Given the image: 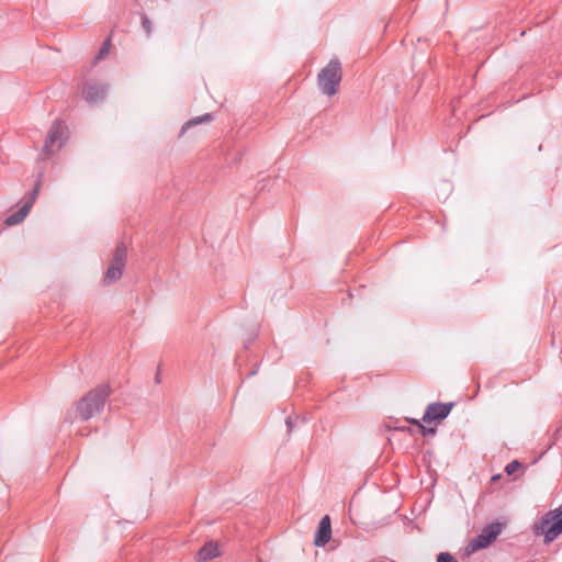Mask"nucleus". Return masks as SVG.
<instances>
[{"label":"nucleus","instance_id":"nucleus-1","mask_svg":"<svg viewBox=\"0 0 562 562\" xmlns=\"http://www.w3.org/2000/svg\"><path fill=\"white\" fill-rule=\"evenodd\" d=\"M110 393L111 389L106 384H102L90 390L76 403L75 411L79 419L83 422L89 420L97 414H100L104 408Z\"/></svg>","mask_w":562,"mask_h":562},{"label":"nucleus","instance_id":"nucleus-2","mask_svg":"<svg viewBox=\"0 0 562 562\" xmlns=\"http://www.w3.org/2000/svg\"><path fill=\"white\" fill-rule=\"evenodd\" d=\"M532 532L537 537L542 536L544 544L553 542L562 535V504L538 518L532 525Z\"/></svg>","mask_w":562,"mask_h":562},{"label":"nucleus","instance_id":"nucleus-3","mask_svg":"<svg viewBox=\"0 0 562 562\" xmlns=\"http://www.w3.org/2000/svg\"><path fill=\"white\" fill-rule=\"evenodd\" d=\"M342 79L341 63L337 58H333L319 71L317 83L322 92L328 97L337 93Z\"/></svg>","mask_w":562,"mask_h":562},{"label":"nucleus","instance_id":"nucleus-4","mask_svg":"<svg viewBox=\"0 0 562 562\" xmlns=\"http://www.w3.org/2000/svg\"><path fill=\"white\" fill-rule=\"evenodd\" d=\"M502 524L491 522L485 526L481 533L471 539L465 548V552L471 554L477 550L487 548L502 532Z\"/></svg>","mask_w":562,"mask_h":562},{"label":"nucleus","instance_id":"nucleus-5","mask_svg":"<svg viewBox=\"0 0 562 562\" xmlns=\"http://www.w3.org/2000/svg\"><path fill=\"white\" fill-rule=\"evenodd\" d=\"M126 256L127 247L123 243L119 244L104 274V284H112L122 277V271L126 262Z\"/></svg>","mask_w":562,"mask_h":562},{"label":"nucleus","instance_id":"nucleus-6","mask_svg":"<svg viewBox=\"0 0 562 562\" xmlns=\"http://www.w3.org/2000/svg\"><path fill=\"white\" fill-rule=\"evenodd\" d=\"M67 139V127L63 121L56 120L50 126L48 134L45 139L41 156L49 157L54 154L53 146L58 143V147H61L64 142Z\"/></svg>","mask_w":562,"mask_h":562},{"label":"nucleus","instance_id":"nucleus-7","mask_svg":"<svg viewBox=\"0 0 562 562\" xmlns=\"http://www.w3.org/2000/svg\"><path fill=\"white\" fill-rule=\"evenodd\" d=\"M453 405L454 404L452 402H449V403H440V402L431 403V404H429L426 407V411L424 413V416H423L422 420L424 423H427V424H430L432 422H441L446 417H448V415L450 414Z\"/></svg>","mask_w":562,"mask_h":562},{"label":"nucleus","instance_id":"nucleus-8","mask_svg":"<svg viewBox=\"0 0 562 562\" xmlns=\"http://www.w3.org/2000/svg\"><path fill=\"white\" fill-rule=\"evenodd\" d=\"M109 86L103 82H87L83 88V94L87 102L95 104L104 100Z\"/></svg>","mask_w":562,"mask_h":562},{"label":"nucleus","instance_id":"nucleus-9","mask_svg":"<svg viewBox=\"0 0 562 562\" xmlns=\"http://www.w3.org/2000/svg\"><path fill=\"white\" fill-rule=\"evenodd\" d=\"M331 538V522L328 515H325L317 527L314 538L316 547H325Z\"/></svg>","mask_w":562,"mask_h":562},{"label":"nucleus","instance_id":"nucleus-10","mask_svg":"<svg viewBox=\"0 0 562 562\" xmlns=\"http://www.w3.org/2000/svg\"><path fill=\"white\" fill-rule=\"evenodd\" d=\"M220 555V547L215 541L206 542L198 552V562H209Z\"/></svg>","mask_w":562,"mask_h":562},{"label":"nucleus","instance_id":"nucleus-11","mask_svg":"<svg viewBox=\"0 0 562 562\" xmlns=\"http://www.w3.org/2000/svg\"><path fill=\"white\" fill-rule=\"evenodd\" d=\"M30 205H22L16 212L4 220L7 226H14L22 223L30 213Z\"/></svg>","mask_w":562,"mask_h":562},{"label":"nucleus","instance_id":"nucleus-12","mask_svg":"<svg viewBox=\"0 0 562 562\" xmlns=\"http://www.w3.org/2000/svg\"><path fill=\"white\" fill-rule=\"evenodd\" d=\"M213 120V115L211 113H205L201 116L193 117L184 123L181 128V134H183L189 127L195 126L201 123H209Z\"/></svg>","mask_w":562,"mask_h":562},{"label":"nucleus","instance_id":"nucleus-13","mask_svg":"<svg viewBox=\"0 0 562 562\" xmlns=\"http://www.w3.org/2000/svg\"><path fill=\"white\" fill-rule=\"evenodd\" d=\"M40 188H41V179H37L35 187H34L33 191L31 192L30 196L27 198V200L24 202V205H30V209L33 206V204L37 198V194L40 192Z\"/></svg>","mask_w":562,"mask_h":562},{"label":"nucleus","instance_id":"nucleus-14","mask_svg":"<svg viewBox=\"0 0 562 562\" xmlns=\"http://www.w3.org/2000/svg\"><path fill=\"white\" fill-rule=\"evenodd\" d=\"M110 45H111V37L109 36L104 43L102 44V46L100 47L99 52H98V55H97V59H103L108 53H109V49H110Z\"/></svg>","mask_w":562,"mask_h":562},{"label":"nucleus","instance_id":"nucleus-15","mask_svg":"<svg viewBox=\"0 0 562 562\" xmlns=\"http://www.w3.org/2000/svg\"><path fill=\"white\" fill-rule=\"evenodd\" d=\"M140 19H142V26H143L144 31L146 32V35L150 36L153 29H151V22H150L149 18L146 14H142Z\"/></svg>","mask_w":562,"mask_h":562},{"label":"nucleus","instance_id":"nucleus-16","mask_svg":"<svg viewBox=\"0 0 562 562\" xmlns=\"http://www.w3.org/2000/svg\"><path fill=\"white\" fill-rule=\"evenodd\" d=\"M519 468H521V463L518 461V460H514L512 462H509L506 467H505V472L508 474V475H512L514 474Z\"/></svg>","mask_w":562,"mask_h":562},{"label":"nucleus","instance_id":"nucleus-17","mask_svg":"<svg viewBox=\"0 0 562 562\" xmlns=\"http://www.w3.org/2000/svg\"><path fill=\"white\" fill-rule=\"evenodd\" d=\"M437 562H458V561L452 554H450L448 552H440L437 555Z\"/></svg>","mask_w":562,"mask_h":562},{"label":"nucleus","instance_id":"nucleus-18","mask_svg":"<svg viewBox=\"0 0 562 562\" xmlns=\"http://www.w3.org/2000/svg\"><path fill=\"white\" fill-rule=\"evenodd\" d=\"M419 429L424 437H430L436 434V428H432V427H426L424 425H419Z\"/></svg>","mask_w":562,"mask_h":562},{"label":"nucleus","instance_id":"nucleus-19","mask_svg":"<svg viewBox=\"0 0 562 562\" xmlns=\"http://www.w3.org/2000/svg\"><path fill=\"white\" fill-rule=\"evenodd\" d=\"M299 419H300L299 416H296L295 418H292V417H288L286 418L285 424H286V427H288V432H291L293 430L294 422H296Z\"/></svg>","mask_w":562,"mask_h":562},{"label":"nucleus","instance_id":"nucleus-20","mask_svg":"<svg viewBox=\"0 0 562 562\" xmlns=\"http://www.w3.org/2000/svg\"><path fill=\"white\" fill-rule=\"evenodd\" d=\"M407 420H408V423H411V424H413V425H416L418 428H419V425H423V424L420 423V420H418V419L408 418Z\"/></svg>","mask_w":562,"mask_h":562},{"label":"nucleus","instance_id":"nucleus-21","mask_svg":"<svg viewBox=\"0 0 562 562\" xmlns=\"http://www.w3.org/2000/svg\"><path fill=\"white\" fill-rule=\"evenodd\" d=\"M65 422H69V423H72V419L70 417V413H68L65 417Z\"/></svg>","mask_w":562,"mask_h":562},{"label":"nucleus","instance_id":"nucleus-22","mask_svg":"<svg viewBox=\"0 0 562 562\" xmlns=\"http://www.w3.org/2000/svg\"><path fill=\"white\" fill-rule=\"evenodd\" d=\"M256 373H257V371H256V370H254V371H251V372H250V375H254V374H256Z\"/></svg>","mask_w":562,"mask_h":562}]
</instances>
